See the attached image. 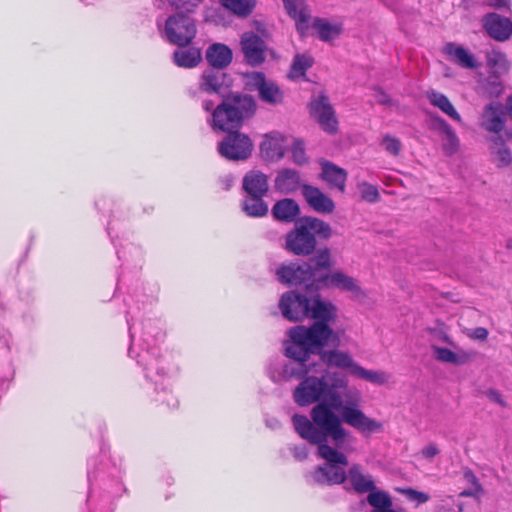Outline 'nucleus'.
Instances as JSON below:
<instances>
[{
	"label": "nucleus",
	"instance_id": "obj_1",
	"mask_svg": "<svg viewBox=\"0 0 512 512\" xmlns=\"http://www.w3.org/2000/svg\"><path fill=\"white\" fill-rule=\"evenodd\" d=\"M311 420L299 414L292 416V423L297 434L318 445V454L327 461L309 474L310 480L319 485L342 484L347 479L345 470L348 465L347 456L327 444L331 438L335 445L344 448V442L351 438V433L341 424L335 412L324 404L313 407L310 411Z\"/></svg>",
	"mask_w": 512,
	"mask_h": 512
},
{
	"label": "nucleus",
	"instance_id": "obj_2",
	"mask_svg": "<svg viewBox=\"0 0 512 512\" xmlns=\"http://www.w3.org/2000/svg\"><path fill=\"white\" fill-rule=\"evenodd\" d=\"M348 377L339 371L325 370L320 376H307L295 388L293 392L294 401L299 406H309L317 403L324 404L339 412L338 418L341 424H347L359 433L368 436L383 431V424L368 417L360 408V393L356 390H348L344 393L345 403L342 401L337 390H347Z\"/></svg>",
	"mask_w": 512,
	"mask_h": 512
},
{
	"label": "nucleus",
	"instance_id": "obj_3",
	"mask_svg": "<svg viewBox=\"0 0 512 512\" xmlns=\"http://www.w3.org/2000/svg\"><path fill=\"white\" fill-rule=\"evenodd\" d=\"M288 336L289 339L284 343L285 355L294 361L283 366L282 374L286 379H304L310 372L306 361L312 354L328 344L335 347L340 345L339 335L325 323L292 327L288 330Z\"/></svg>",
	"mask_w": 512,
	"mask_h": 512
},
{
	"label": "nucleus",
	"instance_id": "obj_4",
	"mask_svg": "<svg viewBox=\"0 0 512 512\" xmlns=\"http://www.w3.org/2000/svg\"><path fill=\"white\" fill-rule=\"evenodd\" d=\"M279 309L284 318L293 322L311 318L316 320L314 323L328 325L337 317L335 306L322 301L317 294L308 297L295 291L285 292L280 298Z\"/></svg>",
	"mask_w": 512,
	"mask_h": 512
},
{
	"label": "nucleus",
	"instance_id": "obj_5",
	"mask_svg": "<svg viewBox=\"0 0 512 512\" xmlns=\"http://www.w3.org/2000/svg\"><path fill=\"white\" fill-rule=\"evenodd\" d=\"M331 266L330 252L324 249L308 262L282 265L277 269L276 275L281 283L303 285L309 292H317L320 269H329Z\"/></svg>",
	"mask_w": 512,
	"mask_h": 512
},
{
	"label": "nucleus",
	"instance_id": "obj_6",
	"mask_svg": "<svg viewBox=\"0 0 512 512\" xmlns=\"http://www.w3.org/2000/svg\"><path fill=\"white\" fill-rule=\"evenodd\" d=\"M255 111V103L251 96L234 94L218 104L212 113V127L221 131L231 132L241 126L242 121Z\"/></svg>",
	"mask_w": 512,
	"mask_h": 512
},
{
	"label": "nucleus",
	"instance_id": "obj_7",
	"mask_svg": "<svg viewBox=\"0 0 512 512\" xmlns=\"http://www.w3.org/2000/svg\"><path fill=\"white\" fill-rule=\"evenodd\" d=\"M331 234L328 223L318 218H305L287 233L285 249L295 255H310L316 247L315 236L328 239Z\"/></svg>",
	"mask_w": 512,
	"mask_h": 512
},
{
	"label": "nucleus",
	"instance_id": "obj_8",
	"mask_svg": "<svg viewBox=\"0 0 512 512\" xmlns=\"http://www.w3.org/2000/svg\"><path fill=\"white\" fill-rule=\"evenodd\" d=\"M353 489L358 493H367V502L373 507L371 512H405L403 508L394 510L390 495L382 490H376L372 475L364 473L359 464H353L346 473Z\"/></svg>",
	"mask_w": 512,
	"mask_h": 512
},
{
	"label": "nucleus",
	"instance_id": "obj_9",
	"mask_svg": "<svg viewBox=\"0 0 512 512\" xmlns=\"http://www.w3.org/2000/svg\"><path fill=\"white\" fill-rule=\"evenodd\" d=\"M197 29L194 20L182 13L169 16L164 24L163 35L166 40L179 47L189 45L195 38Z\"/></svg>",
	"mask_w": 512,
	"mask_h": 512
},
{
	"label": "nucleus",
	"instance_id": "obj_10",
	"mask_svg": "<svg viewBox=\"0 0 512 512\" xmlns=\"http://www.w3.org/2000/svg\"><path fill=\"white\" fill-rule=\"evenodd\" d=\"M253 149L251 139L237 131L229 132L226 138L218 144L219 154L234 161L246 160L250 157Z\"/></svg>",
	"mask_w": 512,
	"mask_h": 512
},
{
	"label": "nucleus",
	"instance_id": "obj_11",
	"mask_svg": "<svg viewBox=\"0 0 512 512\" xmlns=\"http://www.w3.org/2000/svg\"><path fill=\"white\" fill-rule=\"evenodd\" d=\"M326 270L327 269H320V275L318 276V290L321 288H336L350 292L356 298L365 296L355 278L340 270L331 273L325 272Z\"/></svg>",
	"mask_w": 512,
	"mask_h": 512
},
{
	"label": "nucleus",
	"instance_id": "obj_12",
	"mask_svg": "<svg viewBox=\"0 0 512 512\" xmlns=\"http://www.w3.org/2000/svg\"><path fill=\"white\" fill-rule=\"evenodd\" d=\"M481 24L486 34L497 42H507L512 38V18L497 12L482 16Z\"/></svg>",
	"mask_w": 512,
	"mask_h": 512
},
{
	"label": "nucleus",
	"instance_id": "obj_13",
	"mask_svg": "<svg viewBox=\"0 0 512 512\" xmlns=\"http://www.w3.org/2000/svg\"><path fill=\"white\" fill-rule=\"evenodd\" d=\"M292 142V137L273 131L264 135L260 152L264 159L272 162L281 160Z\"/></svg>",
	"mask_w": 512,
	"mask_h": 512
},
{
	"label": "nucleus",
	"instance_id": "obj_14",
	"mask_svg": "<svg viewBox=\"0 0 512 512\" xmlns=\"http://www.w3.org/2000/svg\"><path fill=\"white\" fill-rule=\"evenodd\" d=\"M241 50L246 62L251 66H259L265 61L266 44L253 32H246L241 37Z\"/></svg>",
	"mask_w": 512,
	"mask_h": 512
},
{
	"label": "nucleus",
	"instance_id": "obj_15",
	"mask_svg": "<svg viewBox=\"0 0 512 512\" xmlns=\"http://www.w3.org/2000/svg\"><path fill=\"white\" fill-rule=\"evenodd\" d=\"M479 125L486 131L499 135L505 126V113L502 103L492 101L487 104L480 114Z\"/></svg>",
	"mask_w": 512,
	"mask_h": 512
},
{
	"label": "nucleus",
	"instance_id": "obj_16",
	"mask_svg": "<svg viewBox=\"0 0 512 512\" xmlns=\"http://www.w3.org/2000/svg\"><path fill=\"white\" fill-rule=\"evenodd\" d=\"M248 83L254 86L262 101L269 104H279L283 101V92L272 81H266L265 76L261 72H252L247 75Z\"/></svg>",
	"mask_w": 512,
	"mask_h": 512
},
{
	"label": "nucleus",
	"instance_id": "obj_17",
	"mask_svg": "<svg viewBox=\"0 0 512 512\" xmlns=\"http://www.w3.org/2000/svg\"><path fill=\"white\" fill-rule=\"evenodd\" d=\"M310 109L312 116L317 119L324 131L328 133H335L337 131L338 122L326 96L314 99L310 104Z\"/></svg>",
	"mask_w": 512,
	"mask_h": 512
},
{
	"label": "nucleus",
	"instance_id": "obj_18",
	"mask_svg": "<svg viewBox=\"0 0 512 512\" xmlns=\"http://www.w3.org/2000/svg\"><path fill=\"white\" fill-rule=\"evenodd\" d=\"M491 162L498 169H505L512 165V149L502 135H493L487 138Z\"/></svg>",
	"mask_w": 512,
	"mask_h": 512
},
{
	"label": "nucleus",
	"instance_id": "obj_19",
	"mask_svg": "<svg viewBox=\"0 0 512 512\" xmlns=\"http://www.w3.org/2000/svg\"><path fill=\"white\" fill-rule=\"evenodd\" d=\"M316 354H319L321 361L328 367H336L338 369L346 370L354 376L358 363L353 359L350 353L339 350H323L321 348Z\"/></svg>",
	"mask_w": 512,
	"mask_h": 512
},
{
	"label": "nucleus",
	"instance_id": "obj_20",
	"mask_svg": "<svg viewBox=\"0 0 512 512\" xmlns=\"http://www.w3.org/2000/svg\"><path fill=\"white\" fill-rule=\"evenodd\" d=\"M302 195L307 204L317 213L330 214L335 209L334 201L315 186L303 185Z\"/></svg>",
	"mask_w": 512,
	"mask_h": 512
},
{
	"label": "nucleus",
	"instance_id": "obj_21",
	"mask_svg": "<svg viewBox=\"0 0 512 512\" xmlns=\"http://www.w3.org/2000/svg\"><path fill=\"white\" fill-rule=\"evenodd\" d=\"M443 52L452 62L462 68L477 69L480 67V63L477 61L474 54L462 45L454 42L446 43L443 47Z\"/></svg>",
	"mask_w": 512,
	"mask_h": 512
},
{
	"label": "nucleus",
	"instance_id": "obj_22",
	"mask_svg": "<svg viewBox=\"0 0 512 512\" xmlns=\"http://www.w3.org/2000/svg\"><path fill=\"white\" fill-rule=\"evenodd\" d=\"M283 3L288 15L295 20L297 31L304 35L310 26L311 18L304 0H283Z\"/></svg>",
	"mask_w": 512,
	"mask_h": 512
},
{
	"label": "nucleus",
	"instance_id": "obj_23",
	"mask_svg": "<svg viewBox=\"0 0 512 512\" xmlns=\"http://www.w3.org/2000/svg\"><path fill=\"white\" fill-rule=\"evenodd\" d=\"M230 82V78L223 71L207 69L201 76L199 88L201 92L218 94L223 87H228Z\"/></svg>",
	"mask_w": 512,
	"mask_h": 512
},
{
	"label": "nucleus",
	"instance_id": "obj_24",
	"mask_svg": "<svg viewBox=\"0 0 512 512\" xmlns=\"http://www.w3.org/2000/svg\"><path fill=\"white\" fill-rule=\"evenodd\" d=\"M243 189L248 195L265 196L269 190L268 177L257 170L249 171L243 178Z\"/></svg>",
	"mask_w": 512,
	"mask_h": 512
},
{
	"label": "nucleus",
	"instance_id": "obj_25",
	"mask_svg": "<svg viewBox=\"0 0 512 512\" xmlns=\"http://www.w3.org/2000/svg\"><path fill=\"white\" fill-rule=\"evenodd\" d=\"M206 59L212 66L211 69L221 70L227 67L232 61L231 49L221 43L211 45L206 51Z\"/></svg>",
	"mask_w": 512,
	"mask_h": 512
},
{
	"label": "nucleus",
	"instance_id": "obj_26",
	"mask_svg": "<svg viewBox=\"0 0 512 512\" xmlns=\"http://www.w3.org/2000/svg\"><path fill=\"white\" fill-rule=\"evenodd\" d=\"M302 186L299 172L293 169L280 171L275 179V188L284 194L292 193L299 188L302 189Z\"/></svg>",
	"mask_w": 512,
	"mask_h": 512
},
{
	"label": "nucleus",
	"instance_id": "obj_27",
	"mask_svg": "<svg viewBox=\"0 0 512 512\" xmlns=\"http://www.w3.org/2000/svg\"><path fill=\"white\" fill-rule=\"evenodd\" d=\"M435 128L443 134V150L446 155H453L459 148V139L452 127L442 118L434 120Z\"/></svg>",
	"mask_w": 512,
	"mask_h": 512
},
{
	"label": "nucleus",
	"instance_id": "obj_28",
	"mask_svg": "<svg viewBox=\"0 0 512 512\" xmlns=\"http://www.w3.org/2000/svg\"><path fill=\"white\" fill-rule=\"evenodd\" d=\"M321 177L331 186L336 187L341 192H344L347 179V173L344 169L330 162H324L322 164Z\"/></svg>",
	"mask_w": 512,
	"mask_h": 512
},
{
	"label": "nucleus",
	"instance_id": "obj_29",
	"mask_svg": "<svg viewBox=\"0 0 512 512\" xmlns=\"http://www.w3.org/2000/svg\"><path fill=\"white\" fill-rule=\"evenodd\" d=\"M272 213L280 221L293 222L300 214V208L293 199L285 198L275 203Z\"/></svg>",
	"mask_w": 512,
	"mask_h": 512
},
{
	"label": "nucleus",
	"instance_id": "obj_30",
	"mask_svg": "<svg viewBox=\"0 0 512 512\" xmlns=\"http://www.w3.org/2000/svg\"><path fill=\"white\" fill-rule=\"evenodd\" d=\"M426 96L431 105L437 107L439 110H441L444 114L449 116L457 123H462V118L460 114L457 112V110L455 109V107L453 106V104L450 102L446 95L435 90H431L426 93Z\"/></svg>",
	"mask_w": 512,
	"mask_h": 512
},
{
	"label": "nucleus",
	"instance_id": "obj_31",
	"mask_svg": "<svg viewBox=\"0 0 512 512\" xmlns=\"http://www.w3.org/2000/svg\"><path fill=\"white\" fill-rule=\"evenodd\" d=\"M432 350L436 359L444 363L463 365L471 359V354L460 348H457L456 351H452L448 348L433 345Z\"/></svg>",
	"mask_w": 512,
	"mask_h": 512
},
{
	"label": "nucleus",
	"instance_id": "obj_32",
	"mask_svg": "<svg viewBox=\"0 0 512 512\" xmlns=\"http://www.w3.org/2000/svg\"><path fill=\"white\" fill-rule=\"evenodd\" d=\"M486 62L489 69L496 76H502L510 70V61L507 55L497 49L486 53Z\"/></svg>",
	"mask_w": 512,
	"mask_h": 512
},
{
	"label": "nucleus",
	"instance_id": "obj_33",
	"mask_svg": "<svg viewBox=\"0 0 512 512\" xmlns=\"http://www.w3.org/2000/svg\"><path fill=\"white\" fill-rule=\"evenodd\" d=\"M263 197L261 195L246 194L242 202L243 211L250 217L265 216L268 213V205L263 200Z\"/></svg>",
	"mask_w": 512,
	"mask_h": 512
},
{
	"label": "nucleus",
	"instance_id": "obj_34",
	"mask_svg": "<svg viewBox=\"0 0 512 512\" xmlns=\"http://www.w3.org/2000/svg\"><path fill=\"white\" fill-rule=\"evenodd\" d=\"M312 26L316 30L318 37L325 42L334 40L342 32V25L340 23L332 24L322 18H316Z\"/></svg>",
	"mask_w": 512,
	"mask_h": 512
},
{
	"label": "nucleus",
	"instance_id": "obj_35",
	"mask_svg": "<svg viewBox=\"0 0 512 512\" xmlns=\"http://www.w3.org/2000/svg\"><path fill=\"white\" fill-rule=\"evenodd\" d=\"M174 62L179 67L192 68L201 60V52L197 48L176 50L173 54Z\"/></svg>",
	"mask_w": 512,
	"mask_h": 512
},
{
	"label": "nucleus",
	"instance_id": "obj_36",
	"mask_svg": "<svg viewBox=\"0 0 512 512\" xmlns=\"http://www.w3.org/2000/svg\"><path fill=\"white\" fill-rule=\"evenodd\" d=\"M354 376L379 386L387 384L391 378V375L385 371L368 370L360 365H358Z\"/></svg>",
	"mask_w": 512,
	"mask_h": 512
},
{
	"label": "nucleus",
	"instance_id": "obj_37",
	"mask_svg": "<svg viewBox=\"0 0 512 512\" xmlns=\"http://www.w3.org/2000/svg\"><path fill=\"white\" fill-rule=\"evenodd\" d=\"M314 60L308 54H297L292 62L289 78L298 79L305 75L306 71L313 65Z\"/></svg>",
	"mask_w": 512,
	"mask_h": 512
},
{
	"label": "nucleus",
	"instance_id": "obj_38",
	"mask_svg": "<svg viewBox=\"0 0 512 512\" xmlns=\"http://www.w3.org/2000/svg\"><path fill=\"white\" fill-rule=\"evenodd\" d=\"M256 6V0H228L225 8L239 17H247Z\"/></svg>",
	"mask_w": 512,
	"mask_h": 512
},
{
	"label": "nucleus",
	"instance_id": "obj_39",
	"mask_svg": "<svg viewBox=\"0 0 512 512\" xmlns=\"http://www.w3.org/2000/svg\"><path fill=\"white\" fill-rule=\"evenodd\" d=\"M155 351L154 349L146 350L142 354H139L140 360H138L139 363H144L145 370H146V376L148 378H151V372L153 370L156 371V374L160 377L163 376V369L158 367V360L154 357Z\"/></svg>",
	"mask_w": 512,
	"mask_h": 512
},
{
	"label": "nucleus",
	"instance_id": "obj_40",
	"mask_svg": "<svg viewBox=\"0 0 512 512\" xmlns=\"http://www.w3.org/2000/svg\"><path fill=\"white\" fill-rule=\"evenodd\" d=\"M357 190L360 193L361 199L368 203H376L380 199V193L377 186L369 182L362 181L357 183Z\"/></svg>",
	"mask_w": 512,
	"mask_h": 512
},
{
	"label": "nucleus",
	"instance_id": "obj_41",
	"mask_svg": "<svg viewBox=\"0 0 512 512\" xmlns=\"http://www.w3.org/2000/svg\"><path fill=\"white\" fill-rule=\"evenodd\" d=\"M381 145L384 150L392 156H398L402 149L400 140L389 134H386L382 137Z\"/></svg>",
	"mask_w": 512,
	"mask_h": 512
},
{
	"label": "nucleus",
	"instance_id": "obj_42",
	"mask_svg": "<svg viewBox=\"0 0 512 512\" xmlns=\"http://www.w3.org/2000/svg\"><path fill=\"white\" fill-rule=\"evenodd\" d=\"M289 148L291 149L293 161L296 164L303 165L307 162L305 149L303 143L300 140L292 138V142Z\"/></svg>",
	"mask_w": 512,
	"mask_h": 512
},
{
	"label": "nucleus",
	"instance_id": "obj_43",
	"mask_svg": "<svg viewBox=\"0 0 512 512\" xmlns=\"http://www.w3.org/2000/svg\"><path fill=\"white\" fill-rule=\"evenodd\" d=\"M429 333L434 339L455 347L453 340L447 333V327L443 323L438 324L433 328H429Z\"/></svg>",
	"mask_w": 512,
	"mask_h": 512
},
{
	"label": "nucleus",
	"instance_id": "obj_44",
	"mask_svg": "<svg viewBox=\"0 0 512 512\" xmlns=\"http://www.w3.org/2000/svg\"><path fill=\"white\" fill-rule=\"evenodd\" d=\"M401 493L404 494L409 500L416 501L417 503H426L430 497L427 493L417 491L412 488L402 489Z\"/></svg>",
	"mask_w": 512,
	"mask_h": 512
},
{
	"label": "nucleus",
	"instance_id": "obj_45",
	"mask_svg": "<svg viewBox=\"0 0 512 512\" xmlns=\"http://www.w3.org/2000/svg\"><path fill=\"white\" fill-rule=\"evenodd\" d=\"M487 5L497 11L512 14V0H486Z\"/></svg>",
	"mask_w": 512,
	"mask_h": 512
},
{
	"label": "nucleus",
	"instance_id": "obj_46",
	"mask_svg": "<svg viewBox=\"0 0 512 512\" xmlns=\"http://www.w3.org/2000/svg\"><path fill=\"white\" fill-rule=\"evenodd\" d=\"M467 335L472 339L485 341L488 337V330L484 327H477L470 330Z\"/></svg>",
	"mask_w": 512,
	"mask_h": 512
},
{
	"label": "nucleus",
	"instance_id": "obj_47",
	"mask_svg": "<svg viewBox=\"0 0 512 512\" xmlns=\"http://www.w3.org/2000/svg\"><path fill=\"white\" fill-rule=\"evenodd\" d=\"M421 453L424 458L433 459L439 454V449L436 444L430 443L422 449Z\"/></svg>",
	"mask_w": 512,
	"mask_h": 512
},
{
	"label": "nucleus",
	"instance_id": "obj_48",
	"mask_svg": "<svg viewBox=\"0 0 512 512\" xmlns=\"http://www.w3.org/2000/svg\"><path fill=\"white\" fill-rule=\"evenodd\" d=\"M464 478H465V480H466L468 483H470V484H472L474 487H476V490H477L478 492H482L481 485L479 484V481H478V479H477L476 475L473 473V471H472V470H470V469H466V470L464 471Z\"/></svg>",
	"mask_w": 512,
	"mask_h": 512
},
{
	"label": "nucleus",
	"instance_id": "obj_49",
	"mask_svg": "<svg viewBox=\"0 0 512 512\" xmlns=\"http://www.w3.org/2000/svg\"><path fill=\"white\" fill-rule=\"evenodd\" d=\"M291 451L294 457L299 461L306 459L308 455L307 447L305 445L294 446L291 448Z\"/></svg>",
	"mask_w": 512,
	"mask_h": 512
},
{
	"label": "nucleus",
	"instance_id": "obj_50",
	"mask_svg": "<svg viewBox=\"0 0 512 512\" xmlns=\"http://www.w3.org/2000/svg\"><path fill=\"white\" fill-rule=\"evenodd\" d=\"M490 85H491V90L487 91V93L490 97H497L502 93L503 87L499 81H493L490 83Z\"/></svg>",
	"mask_w": 512,
	"mask_h": 512
},
{
	"label": "nucleus",
	"instance_id": "obj_51",
	"mask_svg": "<svg viewBox=\"0 0 512 512\" xmlns=\"http://www.w3.org/2000/svg\"><path fill=\"white\" fill-rule=\"evenodd\" d=\"M488 397L491 401L493 402H496L498 403L500 406L502 407H505L506 406V403L505 401L502 399V396L499 392L495 391V390H490L488 392Z\"/></svg>",
	"mask_w": 512,
	"mask_h": 512
},
{
	"label": "nucleus",
	"instance_id": "obj_52",
	"mask_svg": "<svg viewBox=\"0 0 512 512\" xmlns=\"http://www.w3.org/2000/svg\"><path fill=\"white\" fill-rule=\"evenodd\" d=\"M375 99L380 104L386 105V104L390 103L389 96L386 93L379 91V90L376 91V93H375Z\"/></svg>",
	"mask_w": 512,
	"mask_h": 512
},
{
	"label": "nucleus",
	"instance_id": "obj_53",
	"mask_svg": "<svg viewBox=\"0 0 512 512\" xmlns=\"http://www.w3.org/2000/svg\"><path fill=\"white\" fill-rule=\"evenodd\" d=\"M215 102L211 99H203L202 100V107L205 111H214Z\"/></svg>",
	"mask_w": 512,
	"mask_h": 512
},
{
	"label": "nucleus",
	"instance_id": "obj_54",
	"mask_svg": "<svg viewBox=\"0 0 512 512\" xmlns=\"http://www.w3.org/2000/svg\"><path fill=\"white\" fill-rule=\"evenodd\" d=\"M221 182L223 184L224 189L228 190L233 184V177L226 176L225 178L222 179Z\"/></svg>",
	"mask_w": 512,
	"mask_h": 512
},
{
	"label": "nucleus",
	"instance_id": "obj_55",
	"mask_svg": "<svg viewBox=\"0 0 512 512\" xmlns=\"http://www.w3.org/2000/svg\"><path fill=\"white\" fill-rule=\"evenodd\" d=\"M480 492H478L476 490V487H474L473 490H464L460 493V496L461 497H471V496H476L478 495Z\"/></svg>",
	"mask_w": 512,
	"mask_h": 512
},
{
	"label": "nucleus",
	"instance_id": "obj_56",
	"mask_svg": "<svg viewBox=\"0 0 512 512\" xmlns=\"http://www.w3.org/2000/svg\"><path fill=\"white\" fill-rule=\"evenodd\" d=\"M506 110H507V113L512 121V95L509 96L506 100Z\"/></svg>",
	"mask_w": 512,
	"mask_h": 512
},
{
	"label": "nucleus",
	"instance_id": "obj_57",
	"mask_svg": "<svg viewBox=\"0 0 512 512\" xmlns=\"http://www.w3.org/2000/svg\"><path fill=\"white\" fill-rule=\"evenodd\" d=\"M506 248H507V250H509L510 252H512V238H509V239L506 241Z\"/></svg>",
	"mask_w": 512,
	"mask_h": 512
},
{
	"label": "nucleus",
	"instance_id": "obj_58",
	"mask_svg": "<svg viewBox=\"0 0 512 512\" xmlns=\"http://www.w3.org/2000/svg\"><path fill=\"white\" fill-rule=\"evenodd\" d=\"M129 331H130V337H131V339H133L134 333H133V327L131 325H129Z\"/></svg>",
	"mask_w": 512,
	"mask_h": 512
},
{
	"label": "nucleus",
	"instance_id": "obj_59",
	"mask_svg": "<svg viewBox=\"0 0 512 512\" xmlns=\"http://www.w3.org/2000/svg\"><path fill=\"white\" fill-rule=\"evenodd\" d=\"M220 3L223 7H225V5L228 3V0H220Z\"/></svg>",
	"mask_w": 512,
	"mask_h": 512
},
{
	"label": "nucleus",
	"instance_id": "obj_60",
	"mask_svg": "<svg viewBox=\"0 0 512 512\" xmlns=\"http://www.w3.org/2000/svg\"><path fill=\"white\" fill-rule=\"evenodd\" d=\"M161 336H162V335H161V333H160V332H157V334L155 335V339H157V338H161Z\"/></svg>",
	"mask_w": 512,
	"mask_h": 512
},
{
	"label": "nucleus",
	"instance_id": "obj_61",
	"mask_svg": "<svg viewBox=\"0 0 512 512\" xmlns=\"http://www.w3.org/2000/svg\"><path fill=\"white\" fill-rule=\"evenodd\" d=\"M177 404V401L175 400L174 403L171 404V406L175 407ZM168 405H170V403H168Z\"/></svg>",
	"mask_w": 512,
	"mask_h": 512
},
{
	"label": "nucleus",
	"instance_id": "obj_62",
	"mask_svg": "<svg viewBox=\"0 0 512 512\" xmlns=\"http://www.w3.org/2000/svg\"><path fill=\"white\" fill-rule=\"evenodd\" d=\"M143 341H144V342H146V343H147V345H149V344H150V343L148 342V339H147V338H144V339H143Z\"/></svg>",
	"mask_w": 512,
	"mask_h": 512
}]
</instances>
